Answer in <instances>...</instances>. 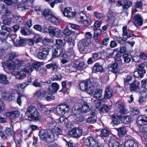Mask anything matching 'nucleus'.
<instances>
[{"label": "nucleus", "mask_w": 147, "mask_h": 147, "mask_svg": "<svg viewBox=\"0 0 147 147\" xmlns=\"http://www.w3.org/2000/svg\"><path fill=\"white\" fill-rule=\"evenodd\" d=\"M24 118L31 121L38 120L39 117L37 109L33 106H30L27 109Z\"/></svg>", "instance_id": "nucleus-1"}, {"label": "nucleus", "mask_w": 147, "mask_h": 147, "mask_svg": "<svg viewBox=\"0 0 147 147\" xmlns=\"http://www.w3.org/2000/svg\"><path fill=\"white\" fill-rule=\"evenodd\" d=\"M38 135L40 139L47 143H51L55 141L58 136V134L55 135L51 134L47 130L41 129L39 131Z\"/></svg>", "instance_id": "nucleus-2"}, {"label": "nucleus", "mask_w": 147, "mask_h": 147, "mask_svg": "<svg viewBox=\"0 0 147 147\" xmlns=\"http://www.w3.org/2000/svg\"><path fill=\"white\" fill-rule=\"evenodd\" d=\"M38 135L40 139L47 143H51L55 141L58 136V134L55 135L51 134L47 130L41 129L39 131Z\"/></svg>", "instance_id": "nucleus-3"}, {"label": "nucleus", "mask_w": 147, "mask_h": 147, "mask_svg": "<svg viewBox=\"0 0 147 147\" xmlns=\"http://www.w3.org/2000/svg\"><path fill=\"white\" fill-rule=\"evenodd\" d=\"M46 120L48 122L46 127L49 130L53 131L52 134L55 135L58 134V135L59 134L61 131V129L59 126L56 127V123L53 120V119L52 117H49L46 119Z\"/></svg>", "instance_id": "nucleus-4"}, {"label": "nucleus", "mask_w": 147, "mask_h": 147, "mask_svg": "<svg viewBox=\"0 0 147 147\" xmlns=\"http://www.w3.org/2000/svg\"><path fill=\"white\" fill-rule=\"evenodd\" d=\"M80 86L82 90H86L88 93L90 94H93L95 88L92 86L91 82L90 79L83 81L80 83Z\"/></svg>", "instance_id": "nucleus-5"}, {"label": "nucleus", "mask_w": 147, "mask_h": 147, "mask_svg": "<svg viewBox=\"0 0 147 147\" xmlns=\"http://www.w3.org/2000/svg\"><path fill=\"white\" fill-rule=\"evenodd\" d=\"M91 42L90 39L85 38L80 40L78 43V48L80 52L85 53L88 52V50Z\"/></svg>", "instance_id": "nucleus-6"}, {"label": "nucleus", "mask_w": 147, "mask_h": 147, "mask_svg": "<svg viewBox=\"0 0 147 147\" xmlns=\"http://www.w3.org/2000/svg\"><path fill=\"white\" fill-rule=\"evenodd\" d=\"M69 111V107L67 104H61L58 106L56 108L57 113L60 115H64Z\"/></svg>", "instance_id": "nucleus-7"}, {"label": "nucleus", "mask_w": 147, "mask_h": 147, "mask_svg": "<svg viewBox=\"0 0 147 147\" xmlns=\"http://www.w3.org/2000/svg\"><path fill=\"white\" fill-rule=\"evenodd\" d=\"M44 14L47 20L51 22H55L56 20H58L57 18L53 15L51 10L45 9L44 11Z\"/></svg>", "instance_id": "nucleus-8"}, {"label": "nucleus", "mask_w": 147, "mask_h": 147, "mask_svg": "<svg viewBox=\"0 0 147 147\" xmlns=\"http://www.w3.org/2000/svg\"><path fill=\"white\" fill-rule=\"evenodd\" d=\"M140 82L136 80H134V81L129 85V90L131 92L140 93L141 92V89L140 87Z\"/></svg>", "instance_id": "nucleus-9"}, {"label": "nucleus", "mask_w": 147, "mask_h": 147, "mask_svg": "<svg viewBox=\"0 0 147 147\" xmlns=\"http://www.w3.org/2000/svg\"><path fill=\"white\" fill-rule=\"evenodd\" d=\"M1 28L0 35L3 39H5L7 38L9 33L12 31V29L4 25H1Z\"/></svg>", "instance_id": "nucleus-10"}, {"label": "nucleus", "mask_w": 147, "mask_h": 147, "mask_svg": "<svg viewBox=\"0 0 147 147\" xmlns=\"http://www.w3.org/2000/svg\"><path fill=\"white\" fill-rule=\"evenodd\" d=\"M33 68L32 67H27V68H22V70H20V72L18 76L16 77V78L20 80H22L26 77V73L31 72L33 70Z\"/></svg>", "instance_id": "nucleus-11"}, {"label": "nucleus", "mask_w": 147, "mask_h": 147, "mask_svg": "<svg viewBox=\"0 0 147 147\" xmlns=\"http://www.w3.org/2000/svg\"><path fill=\"white\" fill-rule=\"evenodd\" d=\"M98 141L95 138L92 136H89L84 140V144L89 147H92L97 143Z\"/></svg>", "instance_id": "nucleus-12"}, {"label": "nucleus", "mask_w": 147, "mask_h": 147, "mask_svg": "<svg viewBox=\"0 0 147 147\" xmlns=\"http://www.w3.org/2000/svg\"><path fill=\"white\" fill-rule=\"evenodd\" d=\"M82 134V131L80 129L74 128L70 132L69 135L70 136L75 138L80 137Z\"/></svg>", "instance_id": "nucleus-13"}, {"label": "nucleus", "mask_w": 147, "mask_h": 147, "mask_svg": "<svg viewBox=\"0 0 147 147\" xmlns=\"http://www.w3.org/2000/svg\"><path fill=\"white\" fill-rule=\"evenodd\" d=\"M59 85L57 83H53L51 85V87L48 88L47 91V94H52L57 92L59 89Z\"/></svg>", "instance_id": "nucleus-14"}, {"label": "nucleus", "mask_w": 147, "mask_h": 147, "mask_svg": "<svg viewBox=\"0 0 147 147\" xmlns=\"http://www.w3.org/2000/svg\"><path fill=\"white\" fill-rule=\"evenodd\" d=\"M86 65L84 62L80 61L78 60L74 61L72 67L78 70H82Z\"/></svg>", "instance_id": "nucleus-15"}, {"label": "nucleus", "mask_w": 147, "mask_h": 147, "mask_svg": "<svg viewBox=\"0 0 147 147\" xmlns=\"http://www.w3.org/2000/svg\"><path fill=\"white\" fill-rule=\"evenodd\" d=\"M16 65H18V68H27L29 67H28V64L27 62L22 59H16Z\"/></svg>", "instance_id": "nucleus-16"}, {"label": "nucleus", "mask_w": 147, "mask_h": 147, "mask_svg": "<svg viewBox=\"0 0 147 147\" xmlns=\"http://www.w3.org/2000/svg\"><path fill=\"white\" fill-rule=\"evenodd\" d=\"M137 121L140 125H147V117L144 115H139L137 119Z\"/></svg>", "instance_id": "nucleus-17"}, {"label": "nucleus", "mask_w": 147, "mask_h": 147, "mask_svg": "<svg viewBox=\"0 0 147 147\" xmlns=\"http://www.w3.org/2000/svg\"><path fill=\"white\" fill-rule=\"evenodd\" d=\"M122 36L123 37L126 36V37H125V38H127V40L128 38H130L132 36L135 37L138 36L132 33H130L129 32H128L127 31V26H126L123 27L122 28Z\"/></svg>", "instance_id": "nucleus-18"}, {"label": "nucleus", "mask_w": 147, "mask_h": 147, "mask_svg": "<svg viewBox=\"0 0 147 147\" xmlns=\"http://www.w3.org/2000/svg\"><path fill=\"white\" fill-rule=\"evenodd\" d=\"M124 147H138V144L136 141L134 140L129 139L124 143Z\"/></svg>", "instance_id": "nucleus-19"}, {"label": "nucleus", "mask_w": 147, "mask_h": 147, "mask_svg": "<svg viewBox=\"0 0 147 147\" xmlns=\"http://www.w3.org/2000/svg\"><path fill=\"white\" fill-rule=\"evenodd\" d=\"M134 22L136 26H142L143 22L142 17L139 14H137L134 16Z\"/></svg>", "instance_id": "nucleus-20"}, {"label": "nucleus", "mask_w": 147, "mask_h": 147, "mask_svg": "<svg viewBox=\"0 0 147 147\" xmlns=\"http://www.w3.org/2000/svg\"><path fill=\"white\" fill-rule=\"evenodd\" d=\"M63 13L64 16L69 18L73 17L75 15V12L72 11V9L69 7L65 8Z\"/></svg>", "instance_id": "nucleus-21"}, {"label": "nucleus", "mask_w": 147, "mask_h": 147, "mask_svg": "<svg viewBox=\"0 0 147 147\" xmlns=\"http://www.w3.org/2000/svg\"><path fill=\"white\" fill-rule=\"evenodd\" d=\"M116 107L117 110L121 114H124L126 112L125 104L121 102H117L116 104Z\"/></svg>", "instance_id": "nucleus-22"}, {"label": "nucleus", "mask_w": 147, "mask_h": 147, "mask_svg": "<svg viewBox=\"0 0 147 147\" xmlns=\"http://www.w3.org/2000/svg\"><path fill=\"white\" fill-rule=\"evenodd\" d=\"M63 51L62 48L59 45L57 46L54 51H53L52 57L55 58L60 55Z\"/></svg>", "instance_id": "nucleus-23"}, {"label": "nucleus", "mask_w": 147, "mask_h": 147, "mask_svg": "<svg viewBox=\"0 0 147 147\" xmlns=\"http://www.w3.org/2000/svg\"><path fill=\"white\" fill-rule=\"evenodd\" d=\"M92 69L94 73L97 72H102L104 71V70L103 67L98 63H96L93 67Z\"/></svg>", "instance_id": "nucleus-24"}, {"label": "nucleus", "mask_w": 147, "mask_h": 147, "mask_svg": "<svg viewBox=\"0 0 147 147\" xmlns=\"http://www.w3.org/2000/svg\"><path fill=\"white\" fill-rule=\"evenodd\" d=\"M113 91L109 87L106 88L105 91L104 97L106 99L111 98L113 96Z\"/></svg>", "instance_id": "nucleus-25"}, {"label": "nucleus", "mask_w": 147, "mask_h": 147, "mask_svg": "<svg viewBox=\"0 0 147 147\" xmlns=\"http://www.w3.org/2000/svg\"><path fill=\"white\" fill-rule=\"evenodd\" d=\"M121 118V116L118 115L117 114H114L112 119L113 125L115 126V125H119L120 123V119Z\"/></svg>", "instance_id": "nucleus-26"}, {"label": "nucleus", "mask_w": 147, "mask_h": 147, "mask_svg": "<svg viewBox=\"0 0 147 147\" xmlns=\"http://www.w3.org/2000/svg\"><path fill=\"white\" fill-rule=\"evenodd\" d=\"M45 67L49 69L52 68V71H53L55 70L58 69L59 67V65L57 62L55 61L53 62L52 63L46 65Z\"/></svg>", "instance_id": "nucleus-27"}, {"label": "nucleus", "mask_w": 147, "mask_h": 147, "mask_svg": "<svg viewBox=\"0 0 147 147\" xmlns=\"http://www.w3.org/2000/svg\"><path fill=\"white\" fill-rule=\"evenodd\" d=\"M12 17L13 18V22L15 23L20 24L23 23L24 20L20 16L13 15Z\"/></svg>", "instance_id": "nucleus-28"}, {"label": "nucleus", "mask_w": 147, "mask_h": 147, "mask_svg": "<svg viewBox=\"0 0 147 147\" xmlns=\"http://www.w3.org/2000/svg\"><path fill=\"white\" fill-rule=\"evenodd\" d=\"M80 109L82 113H86L89 111L91 109L90 107V104L87 102H84Z\"/></svg>", "instance_id": "nucleus-29"}, {"label": "nucleus", "mask_w": 147, "mask_h": 147, "mask_svg": "<svg viewBox=\"0 0 147 147\" xmlns=\"http://www.w3.org/2000/svg\"><path fill=\"white\" fill-rule=\"evenodd\" d=\"M146 73V70L135 71L134 74V76L137 78H142Z\"/></svg>", "instance_id": "nucleus-30"}, {"label": "nucleus", "mask_w": 147, "mask_h": 147, "mask_svg": "<svg viewBox=\"0 0 147 147\" xmlns=\"http://www.w3.org/2000/svg\"><path fill=\"white\" fill-rule=\"evenodd\" d=\"M118 132V135L120 138H122L125 135L127 131L125 127H121L117 129Z\"/></svg>", "instance_id": "nucleus-31"}, {"label": "nucleus", "mask_w": 147, "mask_h": 147, "mask_svg": "<svg viewBox=\"0 0 147 147\" xmlns=\"http://www.w3.org/2000/svg\"><path fill=\"white\" fill-rule=\"evenodd\" d=\"M106 52L104 50L97 53H95L92 54V57L93 59L94 62L98 60V58L99 55H100L101 56H102V55L106 53Z\"/></svg>", "instance_id": "nucleus-32"}, {"label": "nucleus", "mask_w": 147, "mask_h": 147, "mask_svg": "<svg viewBox=\"0 0 147 147\" xmlns=\"http://www.w3.org/2000/svg\"><path fill=\"white\" fill-rule=\"evenodd\" d=\"M102 90L101 89L98 88L94 90L93 93L94 97L96 98H100L102 96Z\"/></svg>", "instance_id": "nucleus-33"}, {"label": "nucleus", "mask_w": 147, "mask_h": 147, "mask_svg": "<svg viewBox=\"0 0 147 147\" xmlns=\"http://www.w3.org/2000/svg\"><path fill=\"white\" fill-rule=\"evenodd\" d=\"M110 106L106 105H104L99 109V111L101 114H103L109 111L111 109Z\"/></svg>", "instance_id": "nucleus-34"}, {"label": "nucleus", "mask_w": 147, "mask_h": 147, "mask_svg": "<svg viewBox=\"0 0 147 147\" xmlns=\"http://www.w3.org/2000/svg\"><path fill=\"white\" fill-rule=\"evenodd\" d=\"M2 8V11L1 13H3V15L5 16H8L11 15V12L10 11L8 10L7 8V6L5 5H3V6Z\"/></svg>", "instance_id": "nucleus-35"}, {"label": "nucleus", "mask_w": 147, "mask_h": 147, "mask_svg": "<svg viewBox=\"0 0 147 147\" xmlns=\"http://www.w3.org/2000/svg\"><path fill=\"white\" fill-rule=\"evenodd\" d=\"M118 65L116 63H113L110 65V70L115 74L119 73V71L118 68Z\"/></svg>", "instance_id": "nucleus-36"}, {"label": "nucleus", "mask_w": 147, "mask_h": 147, "mask_svg": "<svg viewBox=\"0 0 147 147\" xmlns=\"http://www.w3.org/2000/svg\"><path fill=\"white\" fill-rule=\"evenodd\" d=\"M5 65L9 69L13 70L16 67V62H10L8 61L5 63Z\"/></svg>", "instance_id": "nucleus-37"}, {"label": "nucleus", "mask_w": 147, "mask_h": 147, "mask_svg": "<svg viewBox=\"0 0 147 147\" xmlns=\"http://www.w3.org/2000/svg\"><path fill=\"white\" fill-rule=\"evenodd\" d=\"M122 121L125 124H128L132 122V118L130 115H126L123 118Z\"/></svg>", "instance_id": "nucleus-38"}, {"label": "nucleus", "mask_w": 147, "mask_h": 147, "mask_svg": "<svg viewBox=\"0 0 147 147\" xmlns=\"http://www.w3.org/2000/svg\"><path fill=\"white\" fill-rule=\"evenodd\" d=\"M21 32L23 35L25 36L29 35L32 33L31 31L29 29H27L26 26L22 28Z\"/></svg>", "instance_id": "nucleus-39"}, {"label": "nucleus", "mask_w": 147, "mask_h": 147, "mask_svg": "<svg viewBox=\"0 0 147 147\" xmlns=\"http://www.w3.org/2000/svg\"><path fill=\"white\" fill-rule=\"evenodd\" d=\"M18 38V40H17V41L14 43V45L17 47L23 46L25 43V40L22 38L21 37H19Z\"/></svg>", "instance_id": "nucleus-40"}, {"label": "nucleus", "mask_w": 147, "mask_h": 147, "mask_svg": "<svg viewBox=\"0 0 147 147\" xmlns=\"http://www.w3.org/2000/svg\"><path fill=\"white\" fill-rule=\"evenodd\" d=\"M81 112V111L80 108L78 107H76L74 105L73 107L72 111V113L73 115H78L80 114Z\"/></svg>", "instance_id": "nucleus-41"}, {"label": "nucleus", "mask_w": 147, "mask_h": 147, "mask_svg": "<svg viewBox=\"0 0 147 147\" xmlns=\"http://www.w3.org/2000/svg\"><path fill=\"white\" fill-rule=\"evenodd\" d=\"M132 77L129 75H128L126 78H124V85L125 88H126L127 86L130 84L129 82L131 80Z\"/></svg>", "instance_id": "nucleus-42"}, {"label": "nucleus", "mask_w": 147, "mask_h": 147, "mask_svg": "<svg viewBox=\"0 0 147 147\" xmlns=\"http://www.w3.org/2000/svg\"><path fill=\"white\" fill-rule=\"evenodd\" d=\"M46 94V92L45 91H43L41 89H40L36 91L35 95L38 97L42 98L45 96Z\"/></svg>", "instance_id": "nucleus-43"}, {"label": "nucleus", "mask_w": 147, "mask_h": 147, "mask_svg": "<svg viewBox=\"0 0 147 147\" xmlns=\"http://www.w3.org/2000/svg\"><path fill=\"white\" fill-rule=\"evenodd\" d=\"M62 77L61 74L60 73L57 72L55 73L51 78L53 81H60L62 78Z\"/></svg>", "instance_id": "nucleus-44"}, {"label": "nucleus", "mask_w": 147, "mask_h": 147, "mask_svg": "<svg viewBox=\"0 0 147 147\" xmlns=\"http://www.w3.org/2000/svg\"><path fill=\"white\" fill-rule=\"evenodd\" d=\"M123 58L124 62L125 63H129L131 61V56L127 53L123 54Z\"/></svg>", "instance_id": "nucleus-45"}, {"label": "nucleus", "mask_w": 147, "mask_h": 147, "mask_svg": "<svg viewBox=\"0 0 147 147\" xmlns=\"http://www.w3.org/2000/svg\"><path fill=\"white\" fill-rule=\"evenodd\" d=\"M109 147H119V143L115 140H111L109 143Z\"/></svg>", "instance_id": "nucleus-46"}, {"label": "nucleus", "mask_w": 147, "mask_h": 147, "mask_svg": "<svg viewBox=\"0 0 147 147\" xmlns=\"http://www.w3.org/2000/svg\"><path fill=\"white\" fill-rule=\"evenodd\" d=\"M40 51L44 54L46 56L49 54V49L47 47H41L40 48Z\"/></svg>", "instance_id": "nucleus-47"}, {"label": "nucleus", "mask_w": 147, "mask_h": 147, "mask_svg": "<svg viewBox=\"0 0 147 147\" xmlns=\"http://www.w3.org/2000/svg\"><path fill=\"white\" fill-rule=\"evenodd\" d=\"M7 81L6 76L3 74H0V83L5 84L7 83Z\"/></svg>", "instance_id": "nucleus-48"}, {"label": "nucleus", "mask_w": 147, "mask_h": 147, "mask_svg": "<svg viewBox=\"0 0 147 147\" xmlns=\"http://www.w3.org/2000/svg\"><path fill=\"white\" fill-rule=\"evenodd\" d=\"M18 94V97L17 102V103L20 105H21L22 101L21 99H22L24 97H25V96L23 94Z\"/></svg>", "instance_id": "nucleus-49"}, {"label": "nucleus", "mask_w": 147, "mask_h": 147, "mask_svg": "<svg viewBox=\"0 0 147 147\" xmlns=\"http://www.w3.org/2000/svg\"><path fill=\"white\" fill-rule=\"evenodd\" d=\"M54 40L51 38H45L42 40V43L44 44H47L49 43H54Z\"/></svg>", "instance_id": "nucleus-50"}, {"label": "nucleus", "mask_w": 147, "mask_h": 147, "mask_svg": "<svg viewBox=\"0 0 147 147\" xmlns=\"http://www.w3.org/2000/svg\"><path fill=\"white\" fill-rule=\"evenodd\" d=\"M18 54L16 52H13L9 54V58L10 60H13L15 58L18 57Z\"/></svg>", "instance_id": "nucleus-51"}, {"label": "nucleus", "mask_w": 147, "mask_h": 147, "mask_svg": "<svg viewBox=\"0 0 147 147\" xmlns=\"http://www.w3.org/2000/svg\"><path fill=\"white\" fill-rule=\"evenodd\" d=\"M86 122L91 124L95 123L96 121V118L94 117L88 118L86 119Z\"/></svg>", "instance_id": "nucleus-52"}, {"label": "nucleus", "mask_w": 147, "mask_h": 147, "mask_svg": "<svg viewBox=\"0 0 147 147\" xmlns=\"http://www.w3.org/2000/svg\"><path fill=\"white\" fill-rule=\"evenodd\" d=\"M100 135L102 137H107L109 135V131L106 129H102L101 131Z\"/></svg>", "instance_id": "nucleus-53"}, {"label": "nucleus", "mask_w": 147, "mask_h": 147, "mask_svg": "<svg viewBox=\"0 0 147 147\" xmlns=\"http://www.w3.org/2000/svg\"><path fill=\"white\" fill-rule=\"evenodd\" d=\"M73 32L67 28H65L63 32V34L65 36H68L71 35Z\"/></svg>", "instance_id": "nucleus-54"}, {"label": "nucleus", "mask_w": 147, "mask_h": 147, "mask_svg": "<svg viewBox=\"0 0 147 147\" xmlns=\"http://www.w3.org/2000/svg\"><path fill=\"white\" fill-rule=\"evenodd\" d=\"M107 16L108 18V20H109L111 18L115 17L116 16V14L112 11L109 10L107 14Z\"/></svg>", "instance_id": "nucleus-55"}, {"label": "nucleus", "mask_w": 147, "mask_h": 147, "mask_svg": "<svg viewBox=\"0 0 147 147\" xmlns=\"http://www.w3.org/2000/svg\"><path fill=\"white\" fill-rule=\"evenodd\" d=\"M12 18L11 17H8L3 20V23L6 25H9L11 24Z\"/></svg>", "instance_id": "nucleus-56"}, {"label": "nucleus", "mask_w": 147, "mask_h": 147, "mask_svg": "<svg viewBox=\"0 0 147 147\" xmlns=\"http://www.w3.org/2000/svg\"><path fill=\"white\" fill-rule=\"evenodd\" d=\"M101 32V29H97L94 30V37L95 39H97L98 36L100 34Z\"/></svg>", "instance_id": "nucleus-57"}, {"label": "nucleus", "mask_w": 147, "mask_h": 147, "mask_svg": "<svg viewBox=\"0 0 147 147\" xmlns=\"http://www.w3.org/2000/svg\"><path fill=\"white\" fill-rule=\"evenodd\" d=\"M107 50L108 52H111V53H106V57L109 58H111L113 57L114 53L113 50L110 48L107 49Z\"/></svg>", "instance_id": "nucleus-58"}, {"label": "nucleus", "mask_w": 147, "mask_h": 147, "mask_svg": "<svg viewBox=\"0 0 147 147\" xmlns=\"http://www.w3.org/2000/svg\"><path fill=\"white\" fill-rule=\"evenodd\" d=\"M67 55L66 54H64L62 56V59L61 62L63 64H65L68 62L69 61L67 59Z\"/></svg>", "instance_id": "nucleus-59"}, {"label": "nucleus", "mask_w": 147, "mask_h": 147, "mask_svg": "<svg viewBox=\"0 0 147 147\" xmlns=\"http://www.w3.org/2000/svg\"><path fill=\"white\" fill-rule=\"evenodd\" d=\"M56 34H55L54 37L57 38H61L63 36V32L59 28L56 30Z\"/></svg>", "instance_id": "nucleus-60"}, {"label": "nucleus", "mask_w": 147, "mask_h": 147, "mask_svg": "<svg viewBox=\"0 0 147 147\" xmlns=\"http://www.w3.org/2000/svg\"><path fill=\"white\" fill-rule=\"evenodd\" d=\"M146 97H147V93L145 94V95L140 97L138 102L140 105L142 104L143 102L146 101L145 100L146 99Z\"/></svg>", "instance_id": "nucleus-61"}, {"label": "nucleus", "mask_w": 147, "mask_h": 147, "mask_svg": "<svg viewBox=\"0 0 147 147\" xmlns=\"http://www.w3.org/2000/svg\"><path fill=\"white\" fill-rule=\"evenodd\" d=\"M37 56L39 59H43L46 58L47 57V56L40 51L37 53Z\"/></svg>", "instance_id": "nucleus-62"}, {"label": "nucleus", "mask_w": 147, "mask_h": 147, "mask_svg": "<svg viewBox=\"0 0 147 147\" xmlns=\"http://www.w3.org/2000/svg\"><path fill=\"white\" fill-rule=\"evenodd\" d=\"M55 27L53 26H50L48 28L49 32V35L51 36H53L54 34V32L55 29Z\"/></svg>", "instance_id": "nucleus-63"}, {"label": "nucleus", "mask_w": 147, "mask_h": 147, "mask_svg": "<svg viewBox=\"0 0 147 147\" xmlns=\"http://www.w3.org/2000/svg\"><path fill=\"white\" fill-rule=\"evenodd\" d=\"M5 133L8 136H11L13 135V131L10 128H6L5 129Z\"/></svg>", "instance_id": "nucleus-64"}]
</instances>
